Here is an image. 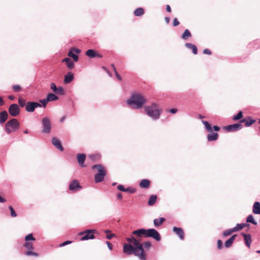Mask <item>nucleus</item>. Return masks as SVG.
Listing matches in <instances>:
<instances>
[{"label":"nucleus","mask_w":260,"mask_h":260,"mask_svg":"<svg viewBox=\"0 0 260 260\" xmlns=\"http://www.w3.org/2000/svg\"><path fill=\"white\" fill-rule=\"evenodd\" d=\"M126 241L129 243L123 245V251L124 253L128 255L134 254L140 260H146L147 254L144 248L148 249L151 246L150 242L147 241L142 244L133 236L126 238Z\"/></svg>","instance_id":"f257e3e1"},{"label":"nucleus","mask_w":260,"mask_h":260,"mask_svg":"<svg viewBox=\"0 0 260 260\" xmlns=\"http://www.w3.org/2000/svg\"><path fill=\"white\" fill-rule=\"evenodd\" d=\"M132 234L136 236L137 237L148 238L151 237L156 241H159L161 240V236L159 233L154 229H140L134 231Z\"/></svg>","instance_id":"f03ea898"},{"label":"nucleus","mask_w":260,"mask_h":260,"mask_svg":"<svg viewBox=\"0 0 260 260\" xmlns=\"http://www.w3.org/2000/svg\"><path fill=\"white\" fill-rule=\"evenodd\" d=\"M146 99L141 93H133L131 99L127 100V104L132 109H140L145 104Z\"/></svg>","instance_id":"7ed1b4c3"},{"label":"nucleus","mask_w":260,"mask_h":260,"mask_svg":"<svg viewBox=\"0 0 260 260\" xmlns=\"http://www.w3.org/2000/svg\"><path fill=\"white\" fill-rule=\"evenodd\" d=\"M145 111L147 114L153 119H158L162 112L159 106L156 104H152L150 106H146Z\"/></svg>","instance_id":"20e7f679"},{"label":"nucleus","mask_w":260,"mask_h":260,"mask_svg":"<svg viewBox=\"0 0 260 260\" xmlns=\"http://www.w3.org/2000/svg\"><path fill=\"white\" fill-rule=\"evenodd\" d=\"M92 169H96L98 173L94 175V180L96 183H99L103 181L104 177L107 174V171L105 167L101 165H94Z\"/></svg>","instance_id":"39448f33"},{"label":"nucleus","mask_w":260,"mask_h":260,"mask_svg":"<svg viewBox=\"0 0 260 260\" xmlns=\"http://www.w3.org/2000/svg\"><path fill=\"white\" fill-rule=\"evenodd\" d=\"M96 233L98 231L96 230H86L79 233L76 238L79 241L93 239L95 238L94 234Z\"/></svg>","instance_id":"423d86ee"},{"label":"nucleus","mask_w":260,"mask_h":260,"mask_svg":"<svg viewBox=\"0 0 260 260\" xmlns=\"http://www.w3.org/2000/svg\"><path fill=\"white\" fill-rule=\"evenodd\" d=\"M19 125L20 123L17 119H12L6 123L5 126L6 131L8 134L13 132L18 129Z\"/></svg>","instance_id":"0eeeda50"},{"label":"nucleus","mask_w":260,"mask_h":260,"mask_svg":"<svg viewBox=\"0 0 260 260\" xmlns=\"http://www.w3.org/2000/svg\"><path fill=\"white\" fill-rule=\"evenodd\" d=\"M9 114L13 117L17 116L20 112V109L19 106L16 104H11L8 109Z\"/></svg>","instance_id":"6e6552de"},{"label":"nucleus","mask_w":260,"mask_h":260,"mask_svg":"<svg viewBox=\"0 0 260 260\" xmlns=\"http://www.w3.org/2000/svg\"><path fill=\"white\" fill-rule=\"evenodd\" d=\"M41 107L42 105L39 103L27 102L26 104L25 110L28 112H33L36 108Z\"/></svg>","instance_id":"1a4fd4ad"},{"label":"nucleus","mask_w":260,"mask_h":260,"mask_svg":"<svg viewBox=\"0 0 260 260\" xmlns=\"http://www.w3.org/2000/svg\"><path fill=\"white\" fill-rule=\"evenodd\" d=\"M43 129L42 132L44 133H49L51 130V123L48 118L45 117L42 120Z\"/></svg>","instance_id":"9d476101"},{"label":"nucleus","mask_w":260,"mask_h":260,"mask_svg":"<svg viewBox=\"0 0 260 260\" xmlns=\"http://www.w3.org/2000/svg\"><path fill=\"white\" fill-rule=\"evenodd\" d=\"M242 127L243 125L241 123H235L224 126L223 129L227 132H233L240 129Z\"/></svg>","instance_id":"9b49d317"},{"label":"nucleus","mask_w":260,"mask_h":260,"mask_svg":"<svg viewBox=\"0 0 260 260\" xmlns=\"http://www.w3.org/2000/svg\"><path fill=\"white\" fill-rule=\"evenodd\" d=\"M82 188L79 181L77 179L72 181L69 185V189L71 190L76 191Z\"/></svg>","instance_id":"f8f14e48"},{"label":"nucleus","mask_w":260,"mask_h":260,"mask_svg":"<svg viewBox=\"0 0 260 260\" xmlns=\"http://www.w3.org/2000/svg\"><path fill=\"white\" fill-rule=\"evenodd\" d=\"M80 52V50L78 49L73 48L71 49V50L68 53V56L70 57H72L74 60L76 62L78 60V56L76 54H79Z\"/></svg>","instance_id":"ddd939ff"},{"label":"nucleus","mask_w":260,"mask_h":260,"mask_svg":"<svg viewBox=\"0 0 260 260\" xmlns=\"http://www.w3.org/2000/svg\"><path fill=\"white\" fill-rule=\"evenodd\" d=\"M85 54L89 58L99 57L101 58L103 57L102 55L99 54L97 52L93 49H89L86 51Z\"/></svg>","instance_id":"4468645a"},{"label":"nucleus","mask_w":260,"mask_h":260,"mask_svg":"<svg viewBox=\"0 0 260 260\" xmlns=\"http://www.w3.org/2000/svg\"><path fill=\"white\" fill-rule=\"evenodd\" d=\"M173 231L179 237L181 240L184 239V232L181 228L174 227Z\"/></svg>","instance_id":"2eb2a0df"},{"label":"nucleus","mask_w":260,"mask_h":260,"mask_svg":"<svg viewBox=\"0 0 260 260\" xmlns=\"http://www.w3.org/2000/svg\"><path fill=\"white\" fill-rule=\"evenodd\" d=\"M77 158L78 160V164L81 167H84L85 166L84 165V162L86 159V155L84 153H79L77 155Z\"/></svg>","instance_id":"dca6fc26"},{"label":"nucleus","mask_w":260,"mask_h":260,"mask_svg":"<svg viewBox=\"0 0 260 260\" xmlns=\"http://www.w3.org/2000/svg\"><path fill=\"white\" fill-rule=\"evenodd\" d=\"M241 235L244 237L245 244L249 248L252 242L251 235L244 233H242Z\"/></svg>","instance_id":"f3484780"},{"label":"nucleus","mask_w":260,"mask_h":260,"mask_svg":"<svg viewBox=\"0 0 260 260\" xmlns=\"http://www.w3.org/2000/svg\"><path fill=\"white\" fill-rule=\"evenodd\" d=\"M74 79V74L71 72H68L64 76V83L66 84L70 83Z\"/></svg>","instance_id":"a211bd4d"},{"label":"nucleus","mask_w":260,"mask_h":260,"mask_svg":"<svg viewBox=\"0 0 260 260\" xmlns=\"http://www.w3.org/2000/svg\"><path fill=\"white\" fill-rule=\"evenodd\" d=\"M52 143L57 149H58L60 151H62L63 150V148L62 147L60 143V142L57 138H52Z\"/></svg>","instance_id":"6ab92c4d"},{"label":"nucleus","mask_w":260,"mask_h":260,"mask_svg":"<svg viewBox=\"0 0 260 260\" xmlns=\"http://www.w3.org/2000/svg\"><path fill=\"white\" fill-rule=\"evenodd\" d=\"M150 185V182L149 180L144 179L141 181L139 186L142 188H148Z\"/></svg>","instance_id":"aec40b11"},{"label":"nucleus","mask_w":260,"mask_h":260,"mask_svg":"<svg viewBox=\"0 0 260 260\" xmlns=\"http://www.w3.org/2000/svg\"><path fill=\"white\" fill-rule=\"evenodd\" d=\"M62 61L66 63L67 67L69 69H72L74 68V63L70 58L66 57Z\"/></svg>","instance_id":"412c9836"},{"label":"nucleus","mask_w":260,"mask_h":260,"mask_svg":"<svg viewBox=\"0 0 260 260\" xmlns=\"http://www.w3.org/2000/svg\"><path fill=\"white\" fill-rule=\"evenodd\" d=\"M236 236L237 235H234L229 239L226 240L224 243L225 247L226 248L230 247L232 245Z\"/></svg>","instance_id":"4be33fe9"},{"label":"nucleus","mask_w":260,"mask_h":260,"mask_svg":"<svg viewBox=\"0 0 260 260\" xmlns=\"http://www.w3.org/2000/svg\"><path fill=\"white\" fill-rule=\"evenodd\" d=\"M8 113L6 111H3L0 112V123H4L8 118Z\"/></svg>","instance_id":"5701e85b"},{"label":"nucleus","mask_w":260,"mask_h":260,"mask_svg":"<svg viewBox=\"0 0 260 260\" xmlns=\"http://www.w3.org/2000/svg\"><path fill=\"white\" fill-rule=\"evenodd\" d=\"M218 134L217 133H212L207 136V139L209 141H213L217 140Z\"/></svg>","instance_id":"b1692460"},{"label":"nucleus","mask_w":260,"mask_h":260,"mask_svg":"<svg viewBox=\"0 0 260 260\" xmlns=\"http://www.w3.org/2000/svg\"><path fill=\"white\" fill-rule=\"evenodd\" d=\"M165 220V218L163 217L154 219L153 220V224L156 227L159 226L163 223Z\"/></svg>","instance_id":"393cba45"},{"label":"nucleus","mask_w":260,"mask_h":260,"mask_svg":"<svg viewBox=\"0 0 260 260\" xmlns=\"http://www.w3.org/2000/svg\"><path fill=\"white\" fill-rule=\"evenodd\" d=\"M185 46L188 49H191L194 54L198 53V48L195 45L191 43H186Z\"/></svg>","instance_id":"a878e982"},{"label":"nucleus","mask_w":260,"mask_h":260,"mask_svg":"<svg viewBox=\"0 0 260 260\" xmlns=\"http://www.w3.org/2000/svg\"><path fill=\"white\" fill-rule=\"evenodd\" d=\"M255 122V120H252L250 117H249L248 118V119H244L240 121V122H241V123L245 122V126L246 127L250 126L253 123H254Z\"/></svg>","instance_id":"bb28decb"},{"label":"nucleus","mask_w":260,"mask_h":260,"mask_svg":"<svg viewBox=\"0 0 260 260\" xmlns=\"http://www.w3.org/2000/svg\"><path fill=\"white\" fill-rule=\"evenodd\" d=\"M253 212L255 214H260V203L259 202H256L254 204Z\"/></svg>","instance_id":"cd10ccee"},{"label":"nucleus","mask_w":260,"mask_h":260,"mask_svg":"<svg viewBox=\"0 0 260 260\" xmlns=\"http://www.w3.org/2000/svg\"><path fill=\"white\" fill-rule=\"evenodd\" d=\"M157 200V196L156 195H151L149 197L148 202V205L149 206H153L154 205Z\"/></svg>","instance_id":"c85d7f7f"},{"label":"nucleus","mask_w":260,"mask_h":260,"mask_svg":"<svg viewBox=\"0 0 260 260\" xmlns=\"http://www.w3.org/2000/svg\"><path fill=\"white\" fill-rule=\"evenodd\" d=\"M191 37V34L189 30L187 29H185L181 36V38L184 40H187L189 38Z\"/></svg>","instance_id":"c756f323"},{"label":"nucleus","mask_w":260,"mask_h":260,"mask_svg":"<svg viewBox=\"0 0 260 260\" xmlns=\"http://www.w3.org/2000/svg\"><path fill=\"white\" fill-rule=\"evenodd\" d=\"M47 101L50 102L56 101L57 100H58V98L54 94L50 93L47 94Z\"/></svg>","instance_id":"7c9ffc66"},{"label":"nucleus","mask_w":260,"mask_h":260,"mask_svg":"<svg viewBox=\"0 0 260 260\" xmlns=\"http://www.w3.org/2000/svg\"><path fill=\"white\" fill-rule=\"evenodd\" d=\"M134 15L136 16H140L144 14V11L142 8H138L135 10L134 12Z\"/></svg>","instance_id":"2f4dec72"},{"label":"nucleus","mask_w":260,"mask_h":260,"mask_svg":"<svg viewBox=\"0 0 260 260\" xmlns=\"http://www.w3.org/2000/svg\"><path fill=\"white\" fill-rule=\"evenodd\" d=\"M18 104L21 107H24L26 106V100L22 98L21 96H20L18 100Z\"/></svg>","instance_id":"473e14b6"},{"label":"nucleus","mask_w":260,"mask_h":260,"mask_svg":"<svg viewBox=\"0 0 260 260\" xmlns=\"http://www.w3.org/2000/svg\"><path fill=\"white\" fill-rule=\"evenodd\" d=\"M12 89L14 92H18L22 91V87L19 85H14L12 87Z\"/></svg>","instance_id":"72a5a7b5"},{"label":"nucleus","mask_w":260,"mask_h":260,"mask_svg":"<svg viewBox=\"0 0 260 260\" xmlns=\"http://www.w3.org/2000/svg\"><path fill=\"white\" fill-rule=\"evenodd\" d=\"M242 117H243V113L242 111H239L237 115H235L233 117V120L234 121H237V120L241 119Z\"/></svg>","instance_id":"f704fd0d"},{"label":"nucleus","mask_w":260,"mask_h":260,"mask_svg":"<svg viewBox=\"0 0 260 260\" xmlns=\"http://www.w3.org/2000/svg\"><path fill=\"white\" fill-rule=\"evenodd\" d=\"M23 246L28 250H34V249L33 244L30 242H26V243L24 244Z\"/></svg>","instance_id":"c9c22d12"},{"label":"nucleus","mask_w":260,"mask_h":260,"mask_svg":"<svg viewBox=\"0 0 260 260\" xmlns=\"http://www.w3.org/2000/svg\"><path fill=\"white\" fill-rule=\"evenodd\" d=\"M202 123L204 124L206 128L209 132H212V129L210 124L207 121H202Z\"/></svg>","instance_id":"e433bc0d"},{"label":"nucleus","mask_w":260,"mask_h":260,"mask_svg":"<svg viewBox=\"0 0 260 260\" xmlns=\"http://www.w3.org/2000/svg\"><path fill=\"white\" fill-rule=\"evenodd\" d=\"M234 232H235V231L233 228L231 229H229L224 231L223 233H222V235L224 237H226L231 235Z\"/></svg>","instance_id":"4c0bfd02"},{"label":"nucleus","mask_w":260,"mask_h":260,"mask_svg":"<svg viewBox=\"0 0 260 260\" xmlns=\"http://www.w3.org/2000/svg\"><path fill=\"white\" fill-rule=\"evenodd\" d=\"M25 240L26 242H29V241H35L36 239L34 237L32 234H29L25 236Z\"/></svg>","instance_id":"58836bf2"},{"label":"nucleus","mask_w":260,"mask_h":260,"mask_svg":"<svg viewBox=\"0 0 260 260\" xmlns=\"http://www.w3.org/2000/svg\"><path fill=\"white\" fill-rule=\"evenodd\" d=\"M246 221L248 222H251L254 225L257 224L256 222L254 220L253 217L251 215H250L247 217Z\"/></svg>","instance_id":"ea45409f"},{"label":"nucleus","mask_w":260,"mask_h":260,"mask_svg":"<svg viewBox=\"0 0 260 260\" xmlns=\"http://www.w3.org/2000/svg\"><path fill=\"white\" fill-rule=\"evenodd\" d=\"M244 227H245V225L244 224H242V223H241V224H237V225L233 228V229L234 230L235 232H237V231H239L240 230H242Z\"/></svg>","instance_id":"a19ab883"},{"label":"nucleus","mask_w":260,"mask_h":260,"mask_svg":"<svg viewBox=\"0 0 260 260\" xmlns=\"http://www.w3.org/2000/svg\"><path fill=\"white\" fill-rule=\"evenodd\" d=\"M9 208L10 210V212H11V216L12 217H16L17 215V214L16 213L14 209H13V208L11 206H10L9 207Z\"/></svg>","instance_id":"79ce46f5"},{"label":"nucleus","mask_w":260,"mask_h":260,"mask_svg":"<svg viewBox=\"0 0 260 260\" xmlns=\"http://www.w3.org/2000/svg\"><path fill=\"white\" fill-rule=\"evenodd\" d=\"M88 158L92 160H95L100 158V156L98 154H91L88 155Z\"/></svg>","instance_id":"37998d69"},{"label":"nucleus","mask_w":260,"mask_h":260,"mask_svg":"<svg viewBox=\"0 0 260 260\" xmlns=\"http://www.w3.org/2000/svg\"><path fill=\"white\" fill-rule=\"evenodd\" d=\"M25 255H27V256L31 255V256H38L39 255L38 253L35 252L30 251H26L25 252Z\"/></svg>","instance_id":"c03bdc74"},{"label":"nucleus","mask_w":260,"mask_h":260,"mask_svg":"<svg viewBox=\"0 0 260 260\" xmlns=\"http://www.w3.org/2000/svg\"><path fill=\"white\" fill-rule=\"evenodd\" d=\"M136 190L135 188H134L133 187H129L125 188V192H129L131 193H133L135 192Z\"/></svg>","instance_id":"a18cd8bd"},{"label":"nucleus","mask_w":260,"mask_h":260,"mask_svg":"<svg viewBox=\"0 0 260 260\" xmlns=\"http://www.w3.org/2000/svg\"><path fill=\"white\" fill-rule=\"evenodd\" d=\"M40 102L42 104L43 107L45 108L46 106V105L48 103V102H49V101H47V99L46 98V99L40 100Z\"/></svg>","instance_id":"49530a36"},{"label":"nucleus","mask_w":260,"mask_h":260,"mask_svg":"<svg viewBox=\"0 0 260 260\" xmlns=\"http://www.w3.org/2000/svg\"><path fill=\"white\" fill-rule=\"evenodd\" d=\"M63 89L62 87H59L58 88H57V92H55V93L58 94H63Z\"/></svg>","instance_id":"de8ad7c7"},{"label":"nucleus","mask_w":260,"mask_h":260,"mask_svg":"<svg viewBox=\"0 0 260 260\" xmlns=\"http://www.w3.org/2000/svg\"><path fill=\"white\" fill-rule=\"evenodd\" d=\"M50 88L54 91L57 92V87L54 83H51L50 84Z\"/></svg>","instance_id":"09e8293b"},{"label":"nucleus","mask_w":260,"mask_h":260,"mask_svg":"<svg viewBox=\"0 0 260 260\" xmlns=\"http://www.w3.org/2000/svg\"><path fill=\"white\" fill-rule=\"evenodd\" d=\"M223 247L222 242L220 240L217 241V248L219 249H221Z\"/></svg>","instance_id":"8fccbe9b"},{"label":"nucleus","mask_w":260,"mask_h":260,"mask_svg":"<svg viewBox=\"0 0 260 260\" xmlns=\"http://www.w3.org/2000/svg\"><path fill=\"white\" fill-rule=\"evenodd\" d=\"M180 24L179 21L178 20L177 18H175L173 20V25L174 26H178Z\"/></svg>","instance_id":"3c124183"},{"label":"nucleus","mask_w":260,"mask_h":260,"mask_svg":"<svg viewBox=\"0 0 260 260\" xmlns=\"http://www.w3.org/2000/svg\"><path fill=\"white\" fill-rule=\"evenodd\" d=\"M72 241H65V242L60 244L59 246L60 247H62V246H66L68 244H71V243H72Z\"/></svg>","instance_id":"603ef678"},{"label":"nucleus","mask_w":260,"mask_h":260,"mask_svg":"<svg viewBox=\"0 0 260 260\" xmlns=\"http://www.w3.org/2000/svg\"><path fill=\"white\" fill-rule=\"evenodd\" d=\"M117 187L118 190L125 192V188L122 185H118Z\"/></svg>","instance_id":"864d4df0"},{"label":"nucleus","mask_w":260,"mask_h":260,"mask_svg":"<svg viewBox=\"0 0 260 260\" xmlns=\"http://www.w3.org/2000/svg\"><path fill=\"white\" fill-rule=\"evenodd\" d=\"M203 53L211 55L212 54V52L208 49H205L203 50Z\"/></svg>","instance_id":"5fc2aeb1"},{"label":"nucleus","mask_w":260,"mask_h":260,"mask_svg":"<svg viewBox=\"0 0 260 260\" xmlns=\"http://www.w3.org/2000/svg\"><path fill=\"white\" fill-rule=\"evenodd\" d=\"M114 234H107V236H106V238L108 239H111L113 237H114Z\"/></svg>","instance_id":"6e6d98bb"},{"label":"nucleus","mask_w":260,"mask_h":260,"mask_svg":"<svg viewBox=\"0 0 260 260\" xmlns=\"http://www.w3.org/2000/svg\"><path fill=\"white\" fill-rule=\"evenodd\" d=\"M115 76H116V78H117V79L119 81H121L122 80L121 77L119 75V74L118 73V72H116V73H115Z\"/></svg>","instance_id":"4d7b16f0"},{"label":"nucleus","mask_w":260,"mask_h":260,"mask_svg":"<svg viewBox=\"0 0 260 260\" xmlns=\"http://www.w3.org/2000/svg\"><path fill=\"white\" fill-rule=\"evenodd\" d=\"M213 129L214 131L218 132L220 130V127L218 126H214Z\"/></svg>","instance_id":"13d9d810"},{"label":"nucleus","mask_w":260,"mask_h":260,"mask_svg":"<svg viewBox=\"0 0 260 260\" xmlns=\"http://www.w3.org/2000/svg\"><path fill=\"white\" fill-rule=\"evenodd\" d=\"M177 111V109L175 108H173L170 110V112L173 114L176 113Z\"/></svg>","instance_id":"bf43d9fd"},{"label":"nucleus","mask_w":260,"mask_h":260,"mask_svg":"<svg viewBox=\"0 0 260 260\" xmlns=\"http://www.w3.org/2000/svg\"><path fill=\"white\" fill-rule=\"evenodd\" d=\"M117 198L118 199L120 200H121L122 199V194L120 193H118L117 194Z\"/></svg>","instance_id":"052dcab7"},{"label":"nucleus","mask_w":260,"mask_h":260,"mask_svg":"<svg viewBox=\"0 0 260 260\" xmlns=\"http://www.w3.org/2000/svg\"><path fill=\"white\" fill-rule=\"evenodd\" d=\"M4 104V101L3 100V98L1 96H0V106H3Z\"/></svg>","instance_id":"680f3d73"},{"label":"nucleus","mask_w":260,"mask_h":260,"mask_svg":"<svg viewBox=\"0 0 260 260\" xmlns=\"http://www.w3.org/2000/svg\"><path fill=\"white\" fill-rule=\"evenodd\" d=\"M166 11L168 12H171V9L170 6L169 5H167L166 6Z\"/></svg>","instance_id":"e2e57ef3"},{"label":"nucleus","mask_w":260,"mask_h":260,"mask_svg":"<svg viewBox=\"0 0 260 260\" xmlns=\"http://www.w3.org/2000/svg\"><path fill=\"white\" fill-rule=\"evenodd\" d=\"M107 243L108 246L109 248V249H112V247H113L112 244L109 242H107Z\"/></svg>","instance_id":"0e129e2a"},{"label":"nucleus","mask_w":260,"mask_h":260,"mask_svg":"<svg viewBox=\"0 0 260 260\" xmlns=\"http://www.w3.org/2000/svg\"><path fill=\"white\" fill-rule=\"evenodd\" d=\"M6 202V200L0 196V203H4Z\"/></svg>","instance_id":"69168bd1"},{"label":"nucleus","mask_w":260,"mask_h":260,"mask_svg":"<svg viewBox=\"0 0 260 260\" xmlns=\"http://www.w3.org/2000/svg\"><path fill=\"white\" fill-rule=\"evenodd\" d=\"M165 21L168 24L170 22V18L169 17H166L165 18Z\"/></svg>","instance_id":"338daca9"},{"label":"nucleus","mask_w":260,"mask_h":260,"mask_svg":"<svg viewBox=\"0 0 260 260\" xmlns=\"http://www.w3.org/2000/svg\"><path fill=\"white\" fill-rule=\"evenodd\" d=\"M8 98L10 100H13L15 99V96L14 95H10L8 96Z\"/></svg>","instance_id":"774afa93"}]
</instances>
